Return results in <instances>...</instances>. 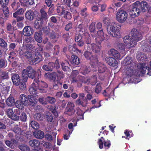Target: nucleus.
Returning <instances> with one entry per match:
<instances>
[{
	"label": "nucleus",
	"mask_w": 151,
	"mask_h": 151,
	"mask_svg": "<svg viewBox=\"0 0 151 151\" xmlns=\"http://www.w3.org/2000/svg\"><path fill=\"white\" fill-rule=\"evenodd\" d=\"M134 70L137 66V69L136 72V76H142L146 74L149 76L151 75V68L146 66V63H140L138 65L132 62L128 66Z\"/></svg>",
	"instance_id": "obj_1"
},
{
	"label": "nucleus",
	"mask_w": 151,
	"mask_h": 151,
	"mask_svg": "<svg viewBox=\"0 0 151 151\" xmlns=\"http://www.w3.org/2000/svg\"><path fill=\"white\" fill-rule=\"evenodd\" d=\"M22 76L24 81H27L28 78L34 80L38 77H41V73H37L35 69L32 66H28L26 69L22 70Z\"/></svg>",
	"instance_id": "obj_2"
},
{
	"label": "nucleus",
	"mask_w": 151,
	"mask_h": 151,
	"mask_svg": "<svg viewBox=\"0 0 151 151\" xmlns=\"http://www.w3.org/2000/svg\"><path fill=\"white\" fill-rule=\"evenodd\" d=\"M83 55L87 60L90 61V64L92 68H96L98 66L99 60L97 56L93 55L91 52L86 51Z\"/></svg>",
	"instance_id": "obj_3"
},
{
	"label": "nucleus",
	"mask_w": 151,
	"mask_h": 151,
	"mask_svg": "<svg viewBox=\"0 0 151 151\" xmlns=\"http://www.w3.org/2000/svg\"><path fill=\"white\" fill-rule=\"evenodd\" d=\"M121 26L119 24L116 23H112L110 27V31L108 30V34L111 37H115L117 38L121 37L120 30Z\"/></svg>",
	"instance_id": "obj_4"
},
{
	"label": "nucleus",
	"mask_w": 151,
	"mask_h": 151,
	"mask_svg": "<svg viewBox=\"0 0 151 151\" xmlns=\"http://www.w3.org/2000/svg\"><path fill=\"white\" fill-rule=\"evenodd\" d=\"M88 93L86 95V97L85 96L83 93H80L79 95L78 98L76 101V104L78 105H81L82 107H86L88 104V100H90L93 99L91 94Z\"/></svg>",
	"instance_id": "obj_5"
},
{
	"label": "nucleus",
	"mask_w": 151,
	"mask_h": 151,
	"mask_svg": "<svg viewBox=\"0 0 151 151\" xmlns=\"http://www.w3.org/2000/svg\"><path fill=\"white\" fill-rule=\"evenodd\" d=\"M128 14L126 11L121 9H119L116 14V20L121 23H123L126 20Z\"/></svg>",
	"instance_id": "obj_6"
},
{
	"label": "nucleus",
	"mask_w": 151,
	"mask_h": 151,
	"mask_svg": "<svg viewBox=\"0 0 151 151\" xmlns=\"http://www.w3.org/2000/svg\"><path fill=\"white\" fill-rule=\"evenodd\" d=\"M97 143L99 145V147L100 149H102L104 147L105 150H108L111 146L110 140L108 139L105 140L103 137L98 139Z\"/></svg>",
	"instance_id": "obj_7"
},
{
	"label": "nucleus",
	"mask_w": 151,
	"mask_h": 151,
	"mask_svg": "<svg viewBox=\"0 0 151 151\" xmlns=\"http://www.w3.org/2000/svg\"><path fill=\"white\" fill-rule=\"evenodd\" d=\"M37 85L35 79L33 80L29 89V91L31 94L37 96L38 92V90H40Z\"/></svg>",
	"instance_id": "obj_8"
},
{
	"label": "nucleus",
	"mask_w": 151,
	"mask_h": 151,
	"mask_svg": "<svg viewBox=\"0 0 151 151\" xmlns=\"http://www.w3.org/2000/svg\"><path fill=\"white\" fill-rule=\"evenodd\" d=\"M131 34L132 38H134L137 41L140 40L142 38V36L141 33L136 29H132L131 31Z\"/></svg>",
	"instance_id": "obj_9"
},
{
	"label": "nucleus",
	"mask_w": 151,
	"mask_h": 151,
	"mask_svg": "<svg viewBox=\"0 0 151 151\" xmlns=\"http://www.w3.org/2000/svg\"><path fill=\"white\" fill-rule=\"evenodd\" d=\"M74 104L71 102H68L66 108V111L65 112V114L69 116H71L76 111L74 109Z\"/></svg>",
	"instance_id": "obj_10"
},
{
	"label": "nucleus",
	"mask_w": 151,
	"mask_h": 151,
	"mask_svg": "<svg viewBox=\"0 0 151 151\" xmlns=\"http://www.w3.org/2000/svg\"><path fill=\"white\" fill-rule=\"evenodd\" d=\"M139 5H137L139 10L140 13L146 12L148 10L149 5L146 1H141L140 3L138 2Z\"/></svg>",
	"instance_id": "obj_11"
},
{
	"label": "nucleus",
	"mask_w": 151,
	"mask_h": 151,
	"mask_svg": "<svg viewBox=\"0 0 151 151\" xmlns=\"http://www.w3.org/2000/svg\"><path fill=\"white\" fill-rule=\"evenodd\" d=\"M107 70L106 66L103 64H101L99 65L98 67V71L99 73L98 74L99 79L102 81L104 80L105 78V76L104 75L101 76V73H103L105 72Z\"/></svg>",
	"instance_id": "obj_12"
},
{
	"label": "nucleus",
	"mask_w": 151,
	"mask_h": 151,
	"mask_svg": "<svg viewBox=\"0 0 151 151\" xmlns=\"http://www.w3.org/2000/svg\"><path fill=\"white\" fill-rule=\"evenodd\" d=\"M40 77H38L35 79L37 83L38 86L40 90L42 91V92L44 93L45 92V91L43 89L44 88H46L48 87V85L47 84L42 81H40L39 79Z\"/></svg>",
	"instance_id": "obj_13"
},
{
	"label": "nucleus",
	"mask_w": 151,
	"mask_h": 151,
	"mask_svg": "<svg viewBox=\"0 0 151 151\" xmlns=\"http://www.w3.org/2000/svg\"><path fill=\"white\" fill-rule=\"evenodd\" d=\"M60 36L59 30L57 29L55 31L54 30H52L50 33L49 37L52 40V42H55L58 40V39L59 37Z\"/></svg>",
	"instance_id": "obj_14"
},
{
	"label": "nucleus",
	"mask_w": 151,
	"mask_h": 151,
	"mask_svg": "<svg viewBox=\"0 0 151 151\" xmlns=\"http://www.w3.org/2000/svg\"><path fill=\"white\" fill-rule=\"evenodd\" d=\"M98 36L95 38V41L96 43L99 45H101V44L102 41L105 39H108L109 37L106 34H103L102 35L101 34H97Z\"/></svg>",
	"instance_id": "obj_15"
},
{
	"label": "nucleus",
	"mask_w": 151,
	"mask_h": 151,
	"mask_svg": "<svg viewBox=\"0 0 151 151\" xmlns=\"http://www.w3.org/2000/svg\"><path fill=\"white\" fill-rule=\"evenodd\" d=\"M11 78L13 84L16 86H18L20 81H22V79L20 78L19 75L16 73L12 74Z\"/></svg>",
	"instance_id": "obj_16"
},
{
	"label": "nucleus",
	"mask_w": 151,
	"mask_h": 151,
	"mask_svg": "<svg viewBox=\"0 0 151 151\" xmlns=\"http://www.w3.org/2000/svg\"><path fill=\"white\" fill-rule=\"evenodd\" d=\"M34 32V30L30 26H25L23 30V34L25 36H30Z\"/></svg>",
	"instance_id": "obj_17"
},
{
	"label": "nucleus",
	"mask_w": 151,
	"mask_h": 151,
	"mask_svg": "<svg viewBox=\"0 0 151 151\" xmlns=\"http://www.w3.org/2000/svg\"><path fill=\"white\" fill-rule=\"evenodd\" d=\"M101 47V45H97L94 43H91V45L87 48L88 50H91L93 52L99 53L100 52Z\"/></svg>",
	"instance_id": "obj_18"
},
{
	"label": "nucleus",
	"mask_w": 151,
	"mask_h": 151,
	"mask_svg": "<svg viewBox=\"0 0 151 151\" xmlns=\"http://www.w3.org/2000/svg\"><path fill=\"white\" fill-rule=\"evenodd\" d=\"M140 14V11L137 6L132 8L129 12V15L133 18L138 16Z\"/></svg>",
	"instance_id": "obj_19"
},
{
	"label": "nucleus",
	"mask_w": 151,
	"mask_h": 151,
	"mask_svg": "<svg viewBox=\"0 0 151 151\" xmlns=\"http://www.w3.org/2000/svg\"><path fill=\"white\" fill-rule=\"evenodd\" d=\"M47 6L45 5H44V7L42 8L40 11L41 14V17L38 18L43 20L46 21L48 19V15L47 13L45 10L47 8Z\"/></svg>",
	"instance_id": "obj_20"
},
{
	"label": "nucleus",
	"mask_w": 151,
	"mask_h": 151,
	"mask_svg": "<svg viewBox=\"0 0 151 151\" xmlns=\"http://www.w3.org/2000/svg\"><path fill=\"white\" fill-rule=\"evenodd\" d=\"M60 65L62 70L65 72L69 71L71 70L69 62L67 60L63 61L60 62Z\"/></svg>",
	"instance_id": "obj_21"
},
{
	"label": "nucleus",
	"mask_w": 151,
	"mask_h": 151,
	"mask_svg": "<svg viewBox=\"0 0 151 151\" xmlns=\"http://www.w3.org/2000/svg\"><path fill=\"white\" fill-rule=\"evenodd\" d=\"M105 60L106 63L111 66L114 67L116 66L118 64L117 61L113 57H107Z\"/></svg>",
	"instance_id": "obj_22"
},
{
	"label": "nucleus",
	"mask_w": 151,
	"mask_h": 151,
	"mask_svg": "<svg viewBox=\"0 0 151 151\" xmlns=\"http://www.w3.org/2000/svg\"><path fill=\"white\" fill-rule=\"evenodd\" d=\"M96 23L94 22H92L90 25L89 27V29L90 32L91 33L94 34V35L91 34V35L93 37H95L97 36V30L95 26Z\"/></svg>",
	"instance_id": "obj_23"
},
{
	"label": "nucleus",
	"mask_w": 151,
	"mask_h": 151,
	"mask_svg": "<svg viewBox=\"0 0 151 151\" xmlns=\"http://www.w3.org/2000/svg\"><path fill=\"white\" fill-rule=\"evenodd\" d=\"M35 15V12L30 10L27 11L25 14V18L28 21H32L34 19Z\"/></svg>",
	"instance_id": "obj_24"
},
{
	"label": "nucleus",
	"mask_w": 151,
	"mask_h": 151,
	"mask_svg": "<svg viewBox=\"0 0 151 151\" xmlns=\"http://www.w3.org/2000/svg\"><path fill=\"white\" fill-rule=\"evenodd\" d=\"M43 22L42 19L37 18L34 22L33 24L34 27L36 29L40 30L43 24Z\"/></svg>",
	"instance_id": "obj_25"
},
{
	"label": "nucleus",
	"mask_w": 151,
	"mask_h": 151,
	"mask_svg": "<svg viewBox=\"0 0 151 151\" xmlns=\"http://www.w3.org/2000/svg\"><path fill=\"white\" fill-rule=\"evenodd\" d=\"M35 55L34 58L32 59L31 60V62L33 65H35L43 60V58L42 55H36V54H35Z\"/></svg>",
	"instance_id": "obj_26"
},
{
	"label": "nucleus",
	"mask_w": 151,
	"mask_h": 151,
	"mask_svg": "<svg viewBox=\"0 0 151 151\" xmlns=\"http://www.w3.org/2000/svg\"><path fill=\"white\" fill-rule=\"evenodd\" d=\"M6 111L9 117L11 118L13 120H17L19 119L18 116L14 115V113L12 109L9 108L7 109Z\"/></svg>",
	"instance_id": "obj_27"
},
{
	"label": "nucleus",
	"mask_w": 151,
	"mask_h": 151,
	"mask_svg": "<svg viewBox=\"0 0 151 151\" xmlns=\"http://www.w3.org/2000/svg\"><path fill=\"white\" fill-rule=\"evenodd\" d=\"M3 12L4 16L2 15V17H0V24L1 25L4 24L6 21L9 15V11L3 10Z\"/></svg>",
	"instance_id": "obj_28"
},
{
	"label": "nucleus",
	"mask_w": 151,
	"mask_h": 151,
	"mask_svg": "<svg viewBox=\"0 0 151 151\" xmlns=\"http://www.w3.org/2000/svg\"><path fill=\"white\" fill-rule=\"evenodd\" d=\"M42 32L41 31L35 32L34 36L35 41L39 43H41L42 40Z\"/></svg>",
	"instance_id": "obj_29"
},
{
	"label": "nucleus",
	"mask_w": 151,
	"mask_h": 151,
	"mask_svg": "<svg viewBox=\"0 0 151 151\" xmlns=\"http://www.w3.org/2000/svg\"><path fill=\"white\" fill-rule=\"evenodd\" d=\"M83 38L84 39V41L85 43L87 44V49L90 47L91 45V37L88 33H86L84 35Z\"/></svg>",
	"instance_id": "obj_30"
},
{
	"label": "nucleus",
	"mask_w": 151,
	"mask_h": 151,
	"mask_svg": "<svg viewBox=\"0 0 151 151\" xmlns=\"http://www.w3.org/2000/svg\"><path fill=\"white\" fill-rule=\"evenodd\" d=\"M110 52L111 55L117 59H121L123 57V56L121 57L120 53L114 49H111Z\"/></svg>",
	"instance_id": "obj_31"
},
{
	"label": "nucleus",
	"mask_w": 151,
	"mask_h": 151,
	"mask_svg": "<svg viewBox=\"0 0 151 151\" xmlns=\"http://www.w3.org/2000/svg\"><path fill=\"white\" fill-rule=\"evenodd\" d=\"M63 84V82H61L59 79H57L53 81L52 86L54 89H58L59 87H61Z\"/></svg>",
	"instance_id": "obj_32"
},
{
	"label": "nucleus",
	"mask_w": 151,
	"mask_h": 151,
	"mask_svg": "<svg viewBox=\"0 0 151 151\" xmlns=\"http://www.w3.org/2000/svg\"><path fill=\"white\" fill-rule=\"evenodd\" d=\"M33 135L36 138L39 139H42L44 137V132L40 130L34 131L33 132Z\"/></svg>",
	"instance_id": "obj_33"
},
{
	"label": "nucleus",
	"mask_w": 151,
	"mask_h": 151,
	"mask_svg": "<svg viewBox=\"0 0 151 151\" xmlns=\"http://www.w3.org/2000/svg\"><path fill=\"white\" fill-rule=\"evenodd\" d=\"M28 101L30 102V104L33 106H35L36 105L37 101L33 95H29L28 96Z\"/></svg>",
	"instance_id": "obj_34"
},
{
	"label": "nucleus",
	"mask_w": 151,
	"mask_h": 151,
	"mask_svg": "<svg viewBox=\"0 0 151 151\" xmlns=\"http://www.w3.org/2000/svg\"><path fill=\"white\" fill-rule=\"evenodd\" d=\"M9 87L5 85L2 86L0 84V91L5 95L8 94V92L9 91Z\"/></svg>",
	"instance_id": "obj_35"
},
{
	"label": "nucleus",
	"mask_w": 151,
	"mask_h": 151,
	"mask_svg": "<svg viewBox=\"0 0 151 151\" xmlns=\"http://www.w3.org/2000/svg\"><path fill=\"white\" fill-rule=\"evenodd\" d=\"M19 100L24 104L25 106H28L29 105V102L28 99V97L24 94H21L19 97Z\"/></svg>",
	"instance_id": "obj_36"
},
{
	"label": "nucleus",
	"mask_w": 151,
	"mask_h": 151,
	"mask_svg": "<svg viewBox=\"0 0 151 151\" xmlns=\"http://www.w3.org/2000/svg\"><path fill=\"white\" fill-rule=\"evenodd\" d=\"M56 74L55 72H52L51 73H47L45 74V77L50 78V80H56Z\"/></svg>",
	"instance_id": "obj_37"
},
{
	"label": "nucleus",
	"mask_w": 151,
	"mask_h": 151,
	"mask_svg": "<svg viewBox=\"0 0 151 151\" xmlns=\"http://www.w3.org/2000/svg\"><path fill=\"white\" fill-rule=\"evenodd\" d=\"M83 113L81 109L77 110L75 114L76 118L77 119L76 122H78L80 119H83Z\"/></svg>",
	"instance_id": "obj_38"
},
{
	"label": "nucleus",
	"mask_w": 151,
	"mask_h": 151,
	"mask_svg": "<svg viewBox=\"0 0 151 151\" xmlns=\"http://www.w3.org/2000/svg\"><path fill=\"white\" fill-rule=\"evenodd\" d=\"M6 101V104L10 106H14L15 103L14 99L12 96H11V95H10V96L7 99Z\"/></svg>",
	"instance_id": "obj_39"
},
{
	"label": "nucleus",
	"mask_w": 151,
	"mask_h": 151,
	"mask_svg": "<svg viewBox=\"0 0 151 151\" xmlns=\"http://www.w3.org/2000/svg\"><path fill=\"white\" fill-rule=\"evenodd\" d=\"M50 22L48 23L49 26L50 27H53L54 23H56L57 22V17L54 16L51 17L49 19Z\"/></svg>",
	"instance_id": "obj_40"
},
{
	"label": "nucleus",
	"mask_w": 151,
	"mask_h": 151,
	"mask_svg": "<svg viewBox=\"0 0 151 151\" xmlns=\"http://www.w3.org/2000/svg\"><path fill=\"white\" fill-rule=\"evenodd\" d=\"M132 58L129 56H127L123 60L122 64L124 66H128L132 62Z\"/></svg>",
	"instance_id": "obj_41"
},
{
	"label": "nucleus",
	"mask_w": 151,
	"mask_h": 151,
	"mask_svg": "<svg viewBox=\"0 0 151 151\" xmlns=\"http://www.w3.org/2000/svg\"><path fill=\"white\" fill-rule=\"evenodd\" d=\"M71 62L72 64L77 65L80 63L79 58L74 55L71 56Z\"/></svg>",
	"instance_id": "obj_42"
},
{
	"label": "nucleus",
	"mask_w": 151,
	"mask_h": 151,
	"mask_svg": "<svg viewBox=\"0 0 151 151\" xmlns=\"http://www.w3.org/2000/svg\"><path fill=\"white\" fill-rule=\"evenodd\" d=\"M29 143L31 146L35 148L40 145V144L39 141L36 139H32L29 141Z\"/></svg>",
	"instance_id": "obj_43"
},
{
	"label": "nucleus",
	"mask_w": 151,
	"mask_h": 151,
	"mask_svg": "<svg viewBox=\"0 0 151 151\" xmlns=\"http://www.w3.org/2000/svg\"><path fill=\"white\" fill-rule=\"evenodd\" d=\"M96 28L97 30L98 34H101V35L104 34L103 31V29L102 28V24L101 22H99L97 23L96 24H95Z\"/></svg>",
	"instance_id": "obj_44"
},
{
	"label": "nucleus",
	"mask_w": 151,
	"mask_h": 151,
	"mask_svg": "<svg viewBox=\"0 0 151 151\" xmlns=\"http://www.w3.org/2000/svg\"><path fill=\"white\" fill-rule=\"evenodd\" d=\"M2 2L1 7L2 10L9 11L7 5H8L9 0H1Z\"/></svg>",
	"instance_id": "obj_45"
},
{
	"label": "nucleus",
	"mask_w": 151,
	"mask_h": 151,
	"mask_svg": "<svg viewBox=\"0 0 151 151\" xmlns=\"http://www.w3.org/2000/svg\"><path fill=\"white\" fill-rule=\"evenodd\" d=\"M18 117L19 119L17 120H14V121H18L20 119L21 121L23 122H25L27 121V115L26 113L24 111L22 112L20 116H18Z\"/></svg>",
	"instance_id": "obj_46"
},
{
	"label": "nucleus",
	"mask_w": 151,
	"mask_h": 151,
	"mask_svg": "<svg viewBox=\"0 0 151 151\" xmlns=\"http://www.w3.org/2000/svg\"><path fill=\"white\" fill-rule=\"evenodd\" d=\"M6 30L7 32L10 34H13L14 32V27L10 23H8L7 24Z\"/></svg>",
	"instance_id": "obj_47"
},
{
	"label": "nucleus",
	"mask_w": 151,
	"mask_h": 151,
	"mask_svg": "<svg viewBox=\"0 0 151 151\" xmlns=\"http://www.w3.org/2000/svg\"><path fill=\"white\" fill-rule=\"evenodd\" d=\"M17 44L14 42L11 43L9 45V50L15 51L17 52Z\"/></svg>",
	"instance_id": "obj_48"
},
{
	"label": "nucleus",
	"mask_w": 151,
	"mask_h": 151,
	"mask_svg": "<svg viewBox=\"0 0 151 151\" xmlns=\"http://www.w3.org/2000/svg\"><path fill=\"white\" fill-rule=\"evenodd\" d=\"M45 99L47 102L52 104H54L56 101V99L55 98L49 96L45 97Z\"/></svg>",
	"instance_id": "obj_49"
},
{
	"label": "nucleus",
	"mask_w": 151,
	"mask_h": 151,
	"mask_svg": "<svg viewBox=\"0 0 151 151\" xmlns=\"http://www.w3.org/2000/svg\"><path fill=\"white\" fill-rule=\"evenodd\" d=\"M18 147L22 151H29L30 150L29 147L25 144L20 145H19Z\"/></svg>",
	"instance_id": "obj_50"
},
{
	"label": "nucleus",
	"mask_w": 151,
	"mask_h": 151,
	"mask_svg": "<svg viewBox=\"0 0 151 151\" xmlns=\"http://www.w3.org/2000/svg\"><path fill=\"white\" fill-rule=\"evenodd\" d=\"M65 9L64 6H58L56 9L57 13L59 14L60 15H62L65 13Z\"/></svg>",
	"instance_id": "obj_51"
},
{
	"label": "nucleus",
	"mask_w": 151,
	"mask_h": 151,
	"mask_svg": "<svg viewBox=\"0 0 151 151\" xmlns=\"http://www.w3.org/2000/svg\"><path fill=\"white\" fill-rule=\"evenodd\" d=\"M91 84L93 86L95 85L97 82V76L96 74H93L89 80Z\"/></svg>",
	"instance_id": "obj_52"
},
{
	"label": "nucleus",
	"mask_w": 151,
	"mask_h": 151,
	"mask_svg": "<svg viewBox=\"0 0 151 151\" xmlns=\"http://www.w3.org/2000/svg\"><path fill=\"white\" fill-rule=\"evenodd\" d=\"M102 87L100 83H97L94 88V92L97 94L100 93L102 90Z\"/></svg>",
	"instance_id": "obj_53"
},
{
	"label": "nucleus",
	"mask_w": 151,
	"mask_h": 151,
	"mask_svg": "<svg viewBox=\"0 0 151 151\" xmlns=\"http://www.w3.org/2000/svg\"><path fill=\"white\" fill-rule=\"evenodd\" d=\"M81 73L84 75H86V74L90 72L89 69L85 65L82 66L81 68Z\"/></svg>",
	"instance_id": "obj_54"
},
{
	"label": "nucleus",
	"mask_w": 151,
	"mask_h": 151,
	"mask_svg": "<svg viewBox=\"0 0 151 151\" xmlns=\"http://www.w3.org/2000/svg\"><path fill=\"white\" fill-rule=\"evenodd\" d=\"M43 115L40 113H36L34 115V119L38 121L42 120L43 119Z\"/></svg>",
	"instance_id": "obj_55"
},
{
	"label": "nucleus",
	"mask_w": 151,
	"mask_h": 151,
	"mask_svg": "<svg viewBox=\"0 0 151 151\" xmlns=\"http://www.w3.org/2000/svg\"><path fill=\"white\" fill-rule=\"evenodd\" d=\"M15 104L17 108L21 109H23L24 108V104L20 100L17 101Z\"/></svg>",
	"instance_id": "obj_56"
},
{
	"label": "nucleus",
	"mask_w": 151,
	"mask_h": 151,
	"mask_svg": "<svg viewBox=\"0 0 151 151\" xmlns=\"http://www.w3.org/2000/svg\"><path fill=\"white\" fill-rule=\"evenodd\" d=\"M35 47L33 45L29 43L26 45L25 47L24 48L26 50L31 52L34 50Z\"/></svg>",
	"instance_id": "obj_57"
},
{
	"label": "nucleus",
	"mask_w": 151,
	"mask_h": 151,
	"mask_svg": "<svg viewBox=\"0 0 151 151\" xmlns=\"http://www.w3.org/2000/svg\"><path fill=\"white\" fill-rule=\"evenodd\" d=\"M125 71L126 74L128 76H131L133 75L134 70L127 66L126 68Z\"/></svg>",
	"instance_id": "obj_58"
},
{
	"label": "nucleus",
	"mask_w": 151,
	"mask_h": 151,
	"mask_svg": "<svg viewBox=\"0 0 151 151\" xmlns=\"http://www.w3.org/2000/svg\"><path fill=\"white\" fill-rule=\"evenodd\" d=\"M27 81H25L23 79L22 81H20L19 84L18 85L19 88L22 90H24L26 87V85L25 82Z\"/></svg>",
	"instance_id": "obj_59"
},
{
	"label": "nucleus",
	"mask_w": 151,
	"mask_h": 151,
	"mask_svg": "<svg viewBox=\"0 0 151 151\" xmlns=\"http://www.w3.org/2000/svg\"><path fill=\"white\" fill-rule=\"evenodd\" d=\"M131 38L132 37L129 35L125 36L123 38V41L125 44L128 45L131 42Z\"/></svg>",
	"instance_id": "obj_60"
},
{
	"label": "nucleus",
	"mask_w": 151,
	"mask_h": 151,
	"mask_svg": "<svg viewBox=\"0 0 151 151\" xmlns=\"http://www.w3.org/2000/svg\"><path fill=\"white\" fill-rule=\"evenodd\" d=\"M0 46L5 50H8L7 43L2 38H0Z\"/></svg>",
	"instance_id": "obj_61"
},
{
	"label": "nucleus",
	"mask_w": 151,
	"mask_h": 151,
	"mask_svg": "<svg viewBox=\"0 0 151 151\" xmlns=\"http://www.w3.org/2000/svg\"><path fill=\"white\" fill-rule=\"evenodd\" d=\"M20 6V4L19 2H16L14 0V1L11 4V6L14 10H17L19 7Z\"/></svg>",
	"instance_id": "obj_62"
},
{
	"label": "nucleus",
	"mask_w": 151,
	"mask_h": 151,
	"mask_svg": "<svg viewBox=\"0 0 151 151\" xmlns=\"http://www.w3.org/2000/svg\"><path fill=\"white\" fill-rule=\"evenodd\" d=\"M30 125L34 129H37L39 128L40 125L38 123L35 121H32L30 122Z\"/></svg>",
	"instance_id": "obj_63"
},
{
	"label": "nucleus",
	"mask_w": 151,
	"mask_h": 151,
	"mask_svg": "<svg viewBox=\"0 0 151 151\" xmlns=\"http://www.w3.org/2000/svg\"><path fill=\"white\" fill-rule=\"evenodd\" d=\"M60 47L59 45H55L53 47V55L54 56L58 55L60 51Z\"/></svg>",
	"instance_id": "obj_64"
}]
</instances>
